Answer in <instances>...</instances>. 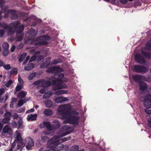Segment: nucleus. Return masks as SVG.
<instances>
[{
	"mask_svg": "<svg viewBox=\"0 0 151 151\" xmlns=\"http://www.w3.org/2000/svg\"><path fill=\"white\" fill-rule=\"evenodd\" d=\"M48 44L47 41L43 40L40 42H38L37 40H31L30 42V45H34L35 46H41L42 45H46Z\"/></svg>",
	"mask_w": 151,
	"mask_h": 151,
	"instance_id": "12",
	"label": "nucleus"
},
{
	"mask_svg": "<svg viewBox=\"0 0 151 151\" xmlns=\"http://www.w3.org/2000/svg\"><path fill=\"white\" fill-rule=\"evenodd\" d=\"M12 101L11 103L10 107L11 108H13L14 104V103L17 102V99L15 98H12Z\"/></svg>",
	"mask_w": 151,
	"mask_h": 151,
	"instance_id": "33",
	"label": "nucleus"
},
{
	"mask_svg": "<svg viewBox=\"0 0 151 151\" xmlns=\"http://www.w3.org/2000/svg\"><path fill=\"white\" fill-rule=\"evenodd\" d=\"M17 68H14L12 69L10 71V75L12 76L13 74H17Z\"/></svg>",
	"mask_w": 151,
	"mask_h": 151,
	"instance_id": "35",
	"label": "nucleus"
},
{
	"mask_svg": "<svg viewBox=\"0 0 151 151\" xmlns=\"http://www.w3.org/2000/svg\"><path fill=\"white\" fill-rule=\"evenodd\" d=\"M7 9H7V7H6V6H5V7H4L3 6H2V8H1V13L2 12L5 13V12H6L7 11Z\"/></svg>",
	"mask_w": 151,
	"mask_h": 151,
	"instance_id": "49",
	"label": "nucleus"
},
{
	"mask_svg": "<svg viewBox=\"0 0 151 151\" xmlns=\"http://www.w3.org/2000/svg\"><path fill=\"white\" fill-rule=\"evenodd\" d=\"M139 87L140 90L142 91H146L148 93V92L151 93L150 90L147 91L148 85L145 83L143 81H140L139 82Z\"/></svg>",
	"mask_w": 151,
	"mask_h": 151,
	"instance_id": "13",
	"label": "nucleus"
},
{
	"mask_svg": "<svg viewBox=\"0 0 151 151\" xmlns=\"http://www.w3.org/2000/svg\"><path fill=\"white\" fill-rule=\"evenodd\" d=\"M16 146V143L14 142H13L12 145L11 147L9 148L12 151L14 149Z\"/></svg>",
	"mask_w": 151,
	"mask_h": 151,
	"instance_id": "53",
	"label": "nucleus"
},
{
	"mask_svg": "<svg viewBox=\"0 0 151 151\" xmlns=\"http://www.w3.org/2000/svg\"><path fill=\"white\" fill-rule=\"evenodd\" d=\"M13 27L18 32H21L24 30V26L23 25H20L19 22H17L13 23Z\"/></svg>",
	"mask_w": 151,
	"mask_h": 151,
	"instance_id": "9",
	"label": "nucleus"
},
{
	"mask_svg": "<svg viewBox=\"0 0 151 151\" xmlns=\"http://www.w3.org/2000/svg\"><path fill=\"white\" fill-rule=\"evenodd\" d=\"M57 73V79L52 81V90L53 91H56L58 90L65 88V85H63L62 79L64 78V75L62 73Z\"/></svg>",
	"mask_w": 151,
	"mask_h": 151,
	"instance_id": "2",
	"label": "nucleus"
},
{
	"mask_svg": "<svg viewBox=\"0 0 151 151\" xmlns=\"http://www.w3.org/2000/svg\"><path fill=\"white\" fill-rule=\"evenodd\" d=\"M43 114L46 116H50L53 114V112L51 109H45L43 111Z\"/></svg>",
	"mask_w": 151,
	"mask_h": 151,
	"instance_id": "23",
	"label": "nucleus"
},
{
	"mask_svg": "<svg viewBox=\"0 0 151 151\" xmlns=\"http://www.w3.org/2000/svg\"><path fill=\"white\" fill-rule=\"evenodd\" d=\"M13 133V131L11 127L8 125H6L3 129L2 134L11 136L12 135Z\"/></svg>",
	"mask_w": 151,
	"mask_h": 151,
	"instance_id": "7",
	"label": "nucleus"
},
{
	"mask_svg": "<svg viewBox=\"0 0 151 151\" xmlns=\"http://www.w3.org/2000/svg\"><path fill=\"white\" fill-rule=\"evenodd\" d=\"M79 149V147L78 145H75L71 147V150L72 151H78Z\"/></svg>",
	"mask_w": 151,
	"mask_h": 151,
	"instance_id": "40",
	"label": "nucleus"
},
{
	"mask_svg": "<svg viewBox=\"0 0 151 151\" xmlns=\"http://www.w3.org/2000/svg\"><path fill=\"white\" fill-rule=\"evenodd\" d=\"M8 13H10L9 15L10 18L12 19H17L18 17L17 14L16 13V11L14 10H9Z\"/></svg>",
	"mask_w": 151,
	"mask_h": 151,
	"instance_id": "14",
	"label": "nucleus"
},
{
	"mask_svg": "<svg viewBox=\"0 0 151 151\" xmlns=\"http://www.w3.org/2000/svg\"><path fill=\"white\" fill-rule=\"evenodd\" d=\"M51 85V83L49 81H46L42 84V86L44 87H47Z\"/></svg>",
	"mask_w": 151,
	"mask_h": 151,
	"instance_id": "29",
	"label": "nucleus"
},
{
	"mask_svg": "<svg viewBox=\"0 0 151 151\" xmlns=\"http://www.w3.org/2000/svg\"><path fill=\"white\" fill-rule=\"evenodd\" d=\"M71 107L68 104L59 106L57 109L58 114L63 116V119H68V122L64 121L63 123H78L79 117V114L76 111H71Z\"/></svg>",
	"mask_w": 151,
	"mask_h": 151,
	"instance_id": "1",
	"label": "nucleus"
},
{
	"mask_svg": "<svg viewBox=\"0 0 151 151\" xmlns=\"http://www.w3.org/2000/svg\"><path fill=\"white\" fill-rule=\"evenodd\" d=\"M26 102V101H23V100L22 99H20L18 102L17 106V107H19L21 106Z\"/></svg>",
	"mask_w": 151,
	"mask_h": 151,
	"instance_id": "34",
	"label": "nucleus"
},
{
	"mask_svg": "<svg viewBox=\"0 0 151 151\" xmlns=\"http://www.w3.org/2000/svg\"><path fill=\"white\" fill-rule=\"evenodd\" d=\"M130 1H132L133 0H128ZM121 3L122 4H126L128 2V0H120V1Z\"/></svg>",
	"mask_w": 151,
	"mask_h": 151,
	"instance_id": "50",
	"label": "nucleus"
},
{
	"mask_svg": "<svg viewBox=\"0 0 151 151\" xmlns=\"http://www.w3.org/2000/svg\"><path fill=\"white\" fill-rule=\"evenodd\" d=\"M23 38V36L22 35L19 34V35H17V36L16 37V41H22Z\"/></svg>",
	"mask_w": 151,
	"mask_h": 151,
	"instance_id": "36",
	"label": "nucleus"
},
{
	"mask_svg": "<svg viewBox=\"0 0 151 151\" xmlns=\"http://www.w3.org/2000/svg\"><path fill=\"white\" fill-rule=\"evenodd\" d=\"M55 74L51 77V78L52 79H57V73H55Z\"/></svg>",
	"mask_w": 151,
	"mask_h": 151,
	"instance_id": "58",
	"label": "nucleus"
},
{
	"mask_svg": "<svg viewBox=\"0 0 151 151\" xmlns=\"http://www.w3.org/2000/svg\"><path fill=\"white\" fill-rule=\"evenodd\" d=\"M37 115L35 114H30L28 115L27 117V120L29 121H32L36 119Z\"/></svg>",
	"mask_w": 151,
	"mask_h": 151,
	"instance_id": "19",
	"label": "nucleus"
},
{
	"mask_svg": "<svg viewBox=\"0 0 151 151\" xmlns=\"http://www.w3.org/2000/svg\"><path fill=\"white\" fill-rule=\"evenodd\" d=\"M12 114L11 112L7 111V112H6L5 114V117H8L9 118L11 117V116Z\"/></svg>",
	"mask_w": 151,
	"mask_h": 151,
	"instance_id": "51",
	"label": "nucleus"
},
{
	"mask_svg": "<svg viewBox=\"0 0 151 151\" xmlns=\"http://www.w3.org/2000/svg\"><path fill=\"white\" fill-rule=\"evenodd\" d=\"M134 80L136 82H139V81L144 80L145 79V77L141 75H135L133 76Z\"/></svg>",
	"mask_w": 151,
	"mask_h": 151,
	"instance_id": "15",
	"label": "nucleus"
},
{
	"mask_svg": "<svg viewBox=\"0 0 151 151\" xmlns=\"http://www.w3.org/2000/svg\"><path fill=\"white\" fill-rule=\"evenodd\" d=\"M148 70V67L139 65H134L133 66L132 68L134 72L143 74L146 73Z\"/></svg>",
	"mask_w": 151,
	"mask_h": 151,
	"instance_id": "3",
	"label": "nucleus"
},
{
	"mask_svg": "<svg viewBox=\"0 0 151 151\" xmlns=\"http://www.w3.org/2000/svg\"><path fill=\"white\" fill-rule=\"evenodd\" d=\"M3 66L4 69L6 70H9L11 68L10 65L9 64L3 65Z\"/></svg>",
	"mask_w": 151,
	"mask_h": 151,
	"instance_id": "43",
	"label": "nucleus"
},
{
	"mask_svg": "<svg viewBox=\"0 0 151 151\" xmlns=\"http://www.w3.org/2000/svg\"><path fill=\"white\" fill-rule=\"evenodd\" d=\"M47 134V132H43L41 136L42 141L44 142H45L47 140H48L49 137L45 135Z\"/></svg>",
	"mask_w": 151,
	"mask_h": 151,
	"instance_id": "22",
	"label": "nucleus"
},
{
	"mask_svg": "<svg viewBox=\"0 0 151 151\" xmlns=\"http://www.w3.org/2000/svg\"><path fill=\"white\" fill-rule=\"evenodd\" d=\"M60 135L54 136L47 141L48 144H56L58 142H60V138L61 137Z\"/></svg>",
	"mask_w": 151,
	"mask_h": 151,
	"instance_id": "11",
	"label": "nucleus"
},
{
	"mask_svg": "<svg viewBox=\"0 0 151 151\" xmlns=\"http://www.w3.org/2000/svg\"><path fill=\"white\" fill-rule=\"evenodd\" d=\"M29 58H30L29 56H27V57H26V59H25V60L23 62V64L24 65L26 63H27L28 61L29 60Z\"/></svg>",
	"mask_w": 151,
	"mask_h": 151,
	"instance_id": "56",
	"label": "nucleus"
},
{
	"mask_svg": "<svg viewBox=\"0 0 151 151\" xmlns=\"http://www.w3.org/2000/svg\"><path fill=\"white\" fill-rule=\"evenodd\" d=\"M29 139L28 143V145L26 146V148L28 150H30L31 149V147H33L34 145V141L32 138L29 137L27 138Z\"/></svg>",
	"mask_w": 151,
	"mask_h": 151,
	"instance_id": "17",
	"label": "nucleus"
},
{
	"mask_svg": "<svg viewBox=\"0 0 151 151\" xmlns=\"http://www.w3.org/2000/svg\"><path fill=\"white\" fill-rule=\"evenodd\" d=\"M9 27L8 28H7V29H8V32H9L10 33H13V29L14 28L13 27V23H12V27L10 26V25L9 26Z\"/></svg>",
	"mask_w": 151,
	"mask_h": 151,
	"instance_id": "47",
	"label": "nucleus"
},
{
	"mask_svg": "<svg viewBox=\"0 0 151 151\" xmlns=\"http://www.w3.org/2000/svg\"><path fill=\"white\" fill-rule=\"evenodd\" d=\"M48 66L44 62L40 65V67L41 68H47Z\"/></svg>",
	"mask_w": 151,
	"mask_h": 151,
	"instance_id": "55",
	"label": "nucleus"
},
{
	"mask_svg": "<svg viewBox=\"0 0 151 151\" xmlns=\"http://www.w3.org/2000/svg\"><path fill=\"white\" fill-rule=\"evenodd\" d=\"M27 55L26 53H24L21 55L19 59V62H22L24 59Z\"/></svg>",
	"mask_w": 151,
	"mask_h": 151,
	"instance_id": "31",
	"label": "nucleus"
},
{
	"mask_svg": "<svg viewBox=\"0 0 151 151\" xmlns=\"http://www.w3.org/2000/svg\"><path fill=\"white\" fill-rule=\"evenodd\" d=\"M27 93L24 91H21L17 94V96L19 98H24L27 94Z\"/></svg>",
	"mask_w": 151,
	"mask_h": 151,
	"instance_id": "21",
	"label": "nucleus"
},
{
	"mask_svg": "<svg viewBox=\"0 0 151 151\" xmlns=\"http://www.w3.org/2000/svg\"><path fill=\"white\" fill-rule=\"evenodd\" d=\"M71 137L70 136H68L66 137H64L62 139H60V142H62L70 140L71 139Z\"/></svg>",
	"mask_w": 151,
	"mask_h": 151,
	"instance_id": "37",
	"label": "nucleus"
},
{
	"mask_svg": "<svg viewBox=\"0 0 151 151\" xmlns=\"http://www.w3.org/2000/svg\"><path fill=\"white\" fill-rule=\"evenodd\" d=\"M4 4V0H0V7H2L3 6V5Z\"/></svg>",
	"mask_w": 151,
	"mask_h": 151,
	"instance_id": "64",
	"label": "nucleus"
},
{
	"mask_svg": "<svg viewBox=\"0 0 151 151\" xmlns=\"http://www.w3.org/2000/svg\"><path fill=\"white\" fill-rule=\"evenodd\" d=\"M36 57L35 56H33L29 60V62H31L35 60L36 59Z\"/></svg>",
	"mask_w": 151,
	"mask_h": 151,
	"instance_id": "57",
	"label": "nucleus"
},
{
	"mask_svg": "<svg viewBox=\"0 0 151 151\" xmlns=\"http://www.w3.org/2000/svg\"><path fill=\"white\" fill-rule=\"evenodd\" d=\"M9 53V51L8 50H4L3 51V55L4 56H6Z\"/></svg>",
	"mask_w": 151,
	"mask_h": 151,
	"instance_id": "45",
	"label": "nucleus"
},
{
	"mask_svg": "<svg viewBox=\"0 0 151 151\" xmlns=\"http://www.w3.org/2000/svg\"><path fill=\"white\" fill-rule=\"evenodd\" d=\"M9 25H7V24L4 22L0 23V27L3 28L5 29H7V28L9 27Z\"/></svg>",
	"mask_w": 151,
	"mask_h": 151,
	"instance_id": "30",
	"label": "nucleus"
},
{
	"mask_svg": "<svg viewBox=\"0 0 151 151\" xmlns=\"http://www.w3.org/2000/svg\"><path fill=\"white\" fill-rule=\"evenodd\" d=\"M9 45L6 42H4L2 44V47L4 50H8L9 47Z\"/></svg>",
	"mask_w": 151,
	"mask_h": 151,
	"instance_id": "38",
	"label": "nucleus"
},
{
	"mask_svg": "<svg viewBox=\"0 0 151 151\" xmlns=\"http://www.w3.org/2000/svg\"><path fill=\"white\" fill-rule=\"evenodd\" d=\"M44 104L47 107L50 108L53 105V102L50 99H47L44 101Z\"/></svg>",
	"mask_w": 151,
	"mask_h": 151,
	"instance_id": "20",
	"label": "nucleus"
},
{
	"mask_svg": "<svg viewBox=\"0 0 151 151\" xmlns=\"http://www.w3.org/2000/svg\"><path fill=\"white\" fill-rule=\"evenodd\" d=\"M14 124L17 125V127L19 129H22L24 127L22 123H14Z\"/></svg>",
	"mask_w": 151,
	"mask_h": 151,
	"instance_id": "41",
	"label": "nucleus"
},
{
	"mask_svg": "<svg viewBox=\"0 0 151 151\" xmlns=\"http://www.w3.org/2000/svg\"><path fill=\"white\" fill-rule=\"evenodd\" d=\"M146 45L151 48V41H149L147 42L146 43Z\"/></svg>",
	"mask_w": 151,
	"mask_h": 151,
	"instance_id": "62",
	"label": "nucleus"
},
{
	"mask_svg": "<svg viewBox=\"0 0 151 151\" xmlns=\"http://www.w3.org/2000/svg\"><path fill=\"white\" fill-rule=\"evenodd\" d=\"M25 111V107L21 108L18 110V112L20 113Z\"/></svg>",
	"mask_w": 151,
	"mask_h": 151,
	"instance_id": "63",
	"label": "nucleus"
},
{
	"mask_svg": "<svg viewBox=\"0 0 151 151\" xmlns=\"http://www.w3.org/2000/svg\"><path fill=\"white\" fill-rule=\"evenodd\" d=\"M5 33V31L3 29H1L0 30V37H2Z\"/></svg>",
	"mask_w": 151,
	"mask_h": 151,
	"instance_id": "52",
	"label": "nucleus"
},
{
	"mask_svg": "<svg viewBox=\"0 0 151 151\" xmlns=\"http://www.w3.org/2000/svg\"><path fill=\"white\" fill-rule=\"evenodd\" d=\"M134 60L135 61L138 63L145 64L146 63L145 60L143 56L139 54L136 55Z\"/></svg>",
	"mask_w": 151,
	"mask_h": 151,
	"instance_id": "10",
	"label": "nucleus"
},
{
	"mask_svg": "<svg viewBox=\"0 0 151 151\" xmlns=\"http://www.w3.org/2000/svg\"><path fill=\"white\" fill-rule=\"evenodd\" d=\"M12 83V81L11 80H9L6 83V85L7 87H9Z\"/></svg>",
	"mask_w": 151,
	"mask_h": 151,
	"instance_id": "48",
	"label": "nucleus"
},
{
	"mask_svg": "<svg viewBox=\"0 0 151 151\" xmlns=\"http://www.w3.org/2000/svg\"><path fill=\"white\" fill-rule=\"evenodd\" d=\"M39 126L41 128H46L48 131L52 130L55 129H58L60 127V123H56L52 126L51 125L50 123H41Z\"/></svg>",
	"mask_w": 151,
	"mask_h": 151,
	"instance_id": "4",
	"label": "nucleus"
},
{
	"mask_svg": "<svg viewBox=\"0 0 151 151\" xmlns=\"http://www.w3.org/2000/svg\"><path fill=\"white\" fill-rule=\"evenodd\" d=\"M51 58L50 57H48L44 60L45 63L48 66L50 64V62Z\"/></svg>",
	"mask_w": 151,
	"mask_h": 151,
	"instance_id": "39",
	"label": "nucleus"
},
{
	"mask_svg": "<svg viewBox=\"0 0 151 151\" xmlns=\"http://www.w3.org/2000/svg\"><path fill=\"white\" fill-rule=\"evenodd\" d=\"M73 129H71L68 125H64L61 129L59 134L61 137L70 134L71 132H73Z\"/></svg>",
	"mask_w": 151,
	"mask_h": 151,
	"instance_id": "5",
	"label": "nucleus"
},
{
	"mask_svg": "<svg viewBox=\"0 0 151 151\" xmlns=\"http://www.w3.org/2000/svg\"><path fill=\"white\" fill-rule=\"evenodd\" d=\"M145 111L147 114H151V107L147 108L145 109Z\"/></svg>",
	"mask_w": 151,
	"mask_h": 151,
	"instance_id": "46",
	"label": "nucleus"
},
{
	"mask_svg": "<svg viewBox=\"0 0 151 151\" xmlns=\"http://www.w3.org/2000/svg\"><path fill=\"white\" fill-rule=\"evenodd\" d=\"M52 95L51 92H48L45 93L43 96V98L44 99L50 98Z\"/></svg>",
	"mask_w": 151,
	"mask_h": 151,
	"instance_id": "28",
	"label": "nucleus"
},
{
	"mask_svg": "<svg viewBox=\"0 0 151 151\" xmlns=\"http://www.w3.org/2000/svg\"><path fill=\"white\" fill-rule=\"evenodd\" d=\"M22 86L17 85L15 88V92H16L20 91L22 89Z\"/></svg>",
	"mask_w": 151,
	"mask_h": 151,
	"instance_id": "42",
	"label": "nucleus"
},
{
	"mask_svg": "<svg viewBox=\"0 0 151 151\" xmlns=\"http://www.w3.org/2000/svg\"><path fill=\"white\" fill-rule=\"evenodd\" d=\"M23 47V45L22 43H20L17 47V48L18 50L22 49Z\"/></svg>",
	"mask_w": 151,
	"mask_h": 151,
	"instance_id": "54",
	"label": "nucleus"
},
{
	"mask_svg": "<svg viewBox=\"0 0 151 151\" xmlns=\"http://www.w3.org/2000/svg\"><path fill=\"white\" fill-rule=\"evenodd\" d=\"M12 117L14 119H17V118L19 117L17 113H14V114L12 115Z\"/></svg>",
	"mask_w": 151,
	"mask_h": 151,
	"instance_id": "59",
	"label": "nucleus"
},
{
	"mask_svg": "<svg viewBox=\"0 0 151 151\" xmlns=\"http://www.w3.org/2000/svg\"><path fill=\"white\" fill-rule=\"evenodd\" d=\"M63 69L60 67L53 66L50 67L46 70V72L47 73H58L63 72Z\"/></svg>",
	"mask_w": 151,
	"mask_h": 151,
	"instance_id": "6",
	"label": "nucleus"
},
{
	"mask_svg": "<svg viewBox=\"0 0 151 151\" xmlns=\"http://www.w3.org/2000/svg\"><path fill=\"white\" fill-rule=\"evenodd\" d=\"M41 83V81L40 80H38L34 82V84L35 85H37L40 84Z\"/></svg>",
	"mask_w": 151,
	"mask_h": 151,
	"instance_id": "60",
	"label": "nucleus"
},
{
	"mask_svg": "<svg viewBox=\"0 0 151 151\" xmlns=\"http://www.w3.org/2000/svg\"><path fill=\"white\" fill-rule=\"evenodd\" d=\"M25 145V144L23 142H22L21 143L18 142V143L17 145V149L16 150L21 149L20 151H21L22 149L24 147Z\"/></svg>",
	"mask_w": 151,
	"mask_h": 151,
	"instance_id": "27",
	"label": "nucleus"
},
{
	"mask_svg": "<svg viewBox=\"0 0 151 151\" xmlns=\"http://www.w3.org/2000/svg\"><path fill=\"white\" fill-rule=\"evenodd\" d=\"M18 80L19 82L21 84H23V81L22 80V79L19 76L18 77Z\"/></svg>",
	"mask_w": 151,
	"mask_h": 151,
	"instance_id": "61",
	"label": "nucleus"
},
{
	"mask_svg": "<svg viewBox=\"0 0 151 151\" xmlns=\"http://www.w3.org/2000/svg\"><path fill=\"white\" fill-rule=\"evenodd\" d=\"M141 53L143 55L148 59H150L151 58V53L150 52L142 50L141 51Z\"/></svg>",
	"mask_w": 151,
	"mask_h": 151,
	"instance_id": "26",
	"label": "nucleus"
},
{
	"mask_svg": "<svg viewBox=\"0 0 151 151\" xmlns=\"http://www.w3.org/2000/svg\"><path fill=\"white\" fill-rule=\"evenodd\" d=\"M58 142L56 144H53L49 146L50 147V150L52 151H60L62 150L64 147V145Z\"/></svg>",
	"mask_w": 151,
	"mask_h": 151,
	"instance_id": "8",
	"label": "nucleus"
},
{
	"mask_svg": "<svg viewBox=\"0 0 151 151\" xmlns=\"http://www.w3.org/2000/svg\"><path fill=\"white\" fill-rule=\"evenodd\" d=\"M15 133L16 135V139L14 141H17L18 142L21 143L23 142V139L22 138L21 135L20 133L19 132L17 131H16Z\"/></svg>",
	"mask_w": 151,
	"mask_h": 151,
	"instance_id": "18",
	"label": "nucleus"
},
{
	"mask_svg": "<svg viewBox=\"0 0 151 151\" xmlns=\"http://www.w3.org/2000/svg\"><path fill=\"white\" fill-rule=\"evenodd\" d=\"M10 119V118L8 117H6L3 119L2 121V123H9V120Z\"/></svg>",
	"mask_w": 151,
	"mask_h": 151,
	"instance_id": "44",
	"label": "nucleus"
},
{
	"mask_svg": "<svg viewBox=\"0 0 151 151\" xmlns=\"http://www.w3.org/2000/svg\"><path fill=\"white\" fill-rule=\"evenodd\" d=\"M36 75V72H33L28 77V79L29 80H33Z\"/></svg>",
	"mask_w": 151,
	"mask_h": 151,
	"instance_id": "32",
	"label": "nucleus"
},
{
	"mask_svg": "<svg viewBox=\"0 0 151 151\" xmlns=\"http://www.w3.org/2000/svg\"><path fill=\"white\" fill-rule=\"evenodd\" d=\"M53 100L55 102L57 103H60L63 101H65L67 100V98L63 97H58L57 98L54 97Z\"/></svg>",
	"mask_w": 151,
	"mask_h": 151,
	"instance_id": "16",
	"label": "nucleus"
},
{
	"mask_svg": "<svg viewBox=\"0 0 151 151\" xmlns=\"http://www.w3.org/2000/svg\"><path fill=\"white\" fill-rule=\"evenodd\" d=\"M38 39L40 40H49L50 39V36L47 35H43L40 37L38 38Z\"/></svg>",
	"mask_w": 151,
	"mask_h": 151,
	"instance_id": "25",
	"label": "nucleus"
},
{
	"mask_svg": "<svg viewBox=\"0 0 151 151\" xmlns=\"http://www.w3.org/2000/svg\"><path fill=\"white\" fill-rule=\"evenodd\" d=\"M34 65L33 63H30L25 66L24 69L25 70H30L34 68Z\"/></svg>",
	"mask_w": 151,
	"mask_h": 151,
	"instance_id": "24",
	"label": "nucleus"
}]
</instances>
